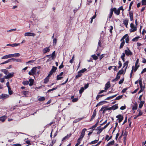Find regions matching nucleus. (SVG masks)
<instances>
[{
    "mask_svg": "<svg viewBox=\"0 0 146 146\" xmlns=\"http://www.w3.org/2000/svg\"><path fill=\"white\" fill-rule=\"evenodd\" d=\"M8 90L9 94L10 95L12 94L13 93V92L12 90H11V88H9V89L8 88Z\"/></svg>",
    "mask_w": 146,
    "mask_h": 146,
    "instance_id": "obj_48",
    "label": "nucleus"
},
{
    "mask_svg": "<svg viewBox=\"0 0 146 146\" xmlns=\"http://www.w3.org/2000/svg\"><path fill=\"white\" fill-rule=\"evenodd\" d=\"M120 78V76L119 75V74L117 73V76L116 78L113 80V81H117Z\"/></svg>",
    "mask_w": 146,
    "mask_h": 146,
    "instance_id": "obj_39",
    "label": "nucleus"
},
{
    "mask_svg": "<svg viewBox=\"0 0 146 146\" xmlns=\"http://www.w3.org/2000/svg\"><path fill=\"white\" fill-rule=\"evenodd\" d=\"M141 2L142 5H146V0H142Z\"/></svg>",
    "mask_w": 146,
    "mask_h": 146,
    "instance_id": "obj_41",
    "label": "nucleus"
},
{
    "mask_svg": "<svg viewBox=\"0 0 146 146\" xmlns=\"http://www.w3.org/2000/svg\"><path fill=\"white\" fill-rule=\"evenodd\" d=\"M126 108V107L125 105L124 106H122L121 107L120 109L122 110H124Z\"/></svg>",
    "mask_w": 146,
    "mask_h": 146,
    "instance_id": "obj_64",
    "label": "nucleus"
},
{
    "mask_svg": "<svg viewBox=\"0 0 146 146\" xmlns=\"http://www.w3.org/2000/svg\"><path fill=\"white\" fill-rule=\"evenodd\" d=\"M123 71L122 69L121 70H120L117 73L118 74H123Z\"/></svg>",
    "mask_w": 146,
    "mask_h": 146,
    "instance_id": "obj_46",
    "label": "nucleus"
},
{
    "mask_svg": "<svg viewBox=\"0 0 146 146\" xmlns=\"http://www.w3.org/2000/svg\"><path fill=\"white\" fill-rule=\"evenodd\" d=\"M110 110H114L118 108V106L117 104H115L113 105L112 106L110 107Z\"/></svg>",
    "mask_w": 146,
    "mask_h": 146,
    "instance_id": "obj_19",
    "label": "nucleus"
},
{
    "mask_svg": "<svg viewBox=\"0 0 146 146\" xmlns=\"http://www.w3.org/2000/svg\"><path fill=\"white\" fill-rule=\"evenodd\" d=\"M11 58L17 57H19L20 54L19 53H15L14 54H9Z\"/></svg>",
    "mask_w": 146,
    "mask_h": 146,
    "instance_id": "obj_12",
    "label": "nucleus"
},
{
    "mask_svg": "<svg viewBox=\"0 0 146 146\" xmlns=\"http://www.w3.org/2000/svg\"><path fill=\"white\" fill-rule=\"evenodd\" d=\"M58 130L56 128H54V129H53L51 131V132L50 133V136L51 137H52V134L53 133H54V137H55L57 135V133H58V131H57Z\"/></svg>",
    "mask_w": 146,
    "mask_h": 146,
    "instance_id": "obj_4",
    "label": "nucleus"
},
{
    "mask_svg": "<svg viewBox=\"0 0 146 146\" xmlns=\"http://www.w3.org/2000/svg\"><path fill=\"white\" fill-rule=\"evenodd\" d=\"M78 74L76 75L75 77L76 78H78L81 77L82 75V74L79 73L78 72Z\"/></svg>",
    "mask_w": 146,
    "mask_h": 146,
    "instance_id": "obj_36",
    "label": "nucleus"
},
{
    "mask_svg": "<svg viewBox=\"0 0 146 146\" xmlns=\"http://www.w3.org/2000/svg\"><path fill=\"white\" fill-rule=\"evenodd\" d=\"M14 74V73L13 72L8 73L6 76H4V78H5V79H7L12 78Z\"/></svg>",
    "mask_w": 146,
    "mask_h": 146,
    "instance_id": "obj_8",
    "label": "nucleus"
},
{
    "mask_svg": "<svg viewBox=\"0 0 146 146\" xmlns=\"http://www.w3.org/2000/svg\"><path fill=\"white\" fill-rule=\"evenodd\" d=\"M124 80V78H123L119 82V84H122Z\"/></svg>",
    "mask_w": 146,
    "mask_h": 146,
    "instance_id": "obj_60",
    "label": "nucleus"
},
{
    "mask_svg": "<svg viewBox=\"0 0 146 146\" xmlns=\"http://www.w3.org/2000/svg\"><path fill=\"white\" fill-rule=\"evenodd\" d=\"M57 40L56 38H54L53 40V44L54 45L56 44Z\"/></svg>",
    "mask_w": 146,
    "mask_h": 146,
    "instance_id": "obj_45",
    "label": "nucleus"
},
{
    "mask_svg": "<svg viewBox=\"0 0 146 146\" xmlns=\"http://www.w3.org/2000/svg\"><path fill=\"white\" fill-rule=\"evenodd\" d=\"M49 77H47L44 80V83H47L49 80Z\"/></svg>",
    "mask_w": 146,
    "mask_h": 146,
    "instance_id": "obj_47",
    "label": "nucleus"
},
{
    "mask_svg": "<svg viewBox=\"0 0 146 146\" xmlns=\"http://www.w3.org/2000/svg\"><path fill=\"white\" fill-rule=\"evenodd\" d=\"M125 52L127 56H131L133 54V53L129 49L128 47L125 50Z\"/></svg>",
    "mask_w": 146,
    "mask_h": 146,
    "instance_id": "obj_5",
    "label": "nucleus"
},
{
    "mask_svg": "<svg viewBox=\"0 0 146 146\" xmlns=\"http://www.w3.org/2000/svg\"><path fill=\"white\" fill-rule=\"evenodd\" d=\"M37 70V68L34 67L29 72V74L30 75H33L35 74Z\"/></svg>",
    "mask_w": 146,
    "mask_h": 146,
    "instance_id": "obj_2",
    "label": "nucleus"
},
{
    "mask_svg": "<svg viewBox=\"0 0 146 146\" xmlns=\"http://www.w3.org/2000/svg\"><path fill=\"white\" fill-rule=\"evenodd\" d=\"M19 45V43H14L13 44H7V46H10L12 47H15Z\"/></svg>",
    "mask_w": 146,
    "mask_h": 146,
    "instance_id": "obj_18",
    "label": "nucleus"
},
{
    "mask_svg": "<svg viewBox=\"0 0 146 146\" xmlns=\"http://www.w3.org/2000/svg\"><path fill=\"white\" fill-rule=\"evenodd\" d=\"M86 70L87 69H86L84 68L78 71V72L79 73L82 74L84 72L86 71Z\"/></svg>",
    "mask_w": 146,
    "mask_h": 146,
    "instance_id": "obj_33",
    "label": "nucleus"
},
{
    "mask_svg": "<svg viewBox=\"0 0 146 146\" xmlns=\"http://www.w3.org/2000/svg\"><path fill=\"white\" fill-rule=\"evenodd\" d=\"M120 41L121 42V43L120 46H119V48L120 49L122 48L123 47L125 43L124 40H121V39L120 40Z\"/></svg>",
    "mask_w": 146,
    "mask_h": 146,
    "instance_id": "obj_21",
    "label": "nucleus"
},
{
    "mask_svg": "<svg viewBox=\"0 0 146 146\" xmlns=\"http://www.w3.org/2000/svg\"><path fill=\"white\" fill-rule=\"evenodd\" d=\"M92 57L93 58V59L94 60H96L98 58V56L95 55H92Z\"/></svg>",
    "mask_w": 146,
    "mask_h": 146,
    "instance_id": "obj_38",
    "label": "nucleus"
},
{
    "mask_svg": "<svg viewBox=\"0 0 146 146\" xmlns=\"http://www.w3.org/2000/svg\"><path fill=\"white\" fill-rule=\"evenodd\" d=\"M110 87V82H108L107 83L105 84V90H107L108 88H109Z\"/></svg>",
    "mask_w": 146,
    "mask_h": 146,
    "instance_id": "obj_20",
    "label": "nucleus"
},
{
    "mask_svg": "<svg viewBox=\"0 0 146 146\" xmlns=\"http://www.w3.org/2000/svg\"><path fill=\"white\" fill-rule=\"evenodd\" d=\"M139 66V63H137L135 62V66L134 67V66H133L132 67V70L131 71V72L130 73V77H131L132 76V74L133 72V70H134V71L135 72L137 70L138 67Z\"/></svg>",
    "mask_w": 146,
    "mask_h": 146,
    "instance_id": "obj_1",
    "label": "nucleus"
},
{
    "mask_svg": "<svg viewBox=\"0 0 146 146\" xmlns=\"http://www.w3.org/2000/svg\"><path fill=\"white\" fill-rule=\"evenodd\" d=\"M57 88V86L56 87L52 89L49 90H48V92H50L52 91L55 90Z\"/></svg>",
    "mask_w": 146,
    "mask_h": 146,
    "instance_id": "obj_58",
    "label": "nucleus"
},
{
    "mask_svg": "<svg viewBox=\"0 0 146 146\" xmlns=\"http://www.w3.org/2000/svg\"><path fill=\"white\" fill-rule=\"evenodd\" d=\"M82 140V139L79 138L77 140V143H76V144H77L78 145H79L80 144V141H81Z\"/></svg>",
    "mask_w": 146,
    "mask_h": 146,
    "instance_id": "obj_57",
    "label": "nucleus"
},
{
    "mask_svg": "<svg viewBox=\"0 0 146 146\" xmlns=\"http://www.w3.org/2000/svg\"><path fill=\"white\" fill-rule=\"evenodd\" d=\"M7 118V117L5 115L1 117H0V121H1L2 122H3L5 121Z\"/></svg>",
    "mask_w": 146,
    "mask_h": 146,
    "instance_id": "obj_17",
    "label": "nucleus"
},
{
    "mask_svg": "<svg viewBox=\"0 0 146 146\" xmlns=\"http://www.w3.org/2000/svg\"><path fill=\"white\" fill-rule=\"evenodd\" d=\"M144 101H140V104H139V108H141L142 107L144 104Z\"/></svg>",
    "mask_w": 146,
    "mask_h": 146,
    "instance_id": "obj_29",
    "label": "nucleus"
},
{
    "mask_svg": "<svg viewBox=\"0 0 146 146\" xmlns=\"http://www.w3.org/2000/svg\"><path fill=\"white\" fill-rule=\"evenodd\" d=\"M104 129V127L100 129H99V127H98L97 128V129L98 130L97 133H100Z\"/></svg>",
    "mask_w": 146,
    "mask_h": 146,
    "instance_id": "obj_26",
    "label": "nucleus"
},
{
    "mask_svg": "<svg viewBox=\"0 0 146 146\" xmlns=\"http://www.w3.org/2000/svg\"><path fill=\"white\" fill-rule=\"evenodd\" d=\"M122 97H123L122 95L119 96H118L116 98L115 100H119L121 98H122Z\"/></svg>",
    "mask_w": 146,
    "mask_h": 146,
    "instance_id": "obj_52",
    "label": "nucleus"
},
{
    "mask_svg": "<svg viewBox=\"0 0 146 146\" xmlns=\"http://www.w3.org/2000/svg\"><path fill=\"white\" fill-rule=\"evenodd\" d=\"M56 69L57 68L53 66H52V68L51 71H52V72H54L55 71Z\"/></svg>",
    "mask_w": 146,
    "mask_h": 146,
    "instance_id": "obj_40",
    "label": "nucleus"
},
{
    "mask_svg": "<svg viewBox=\"0 0 146 146\" xmlns=\"http://www.w3.org/2000/svg\"><path fill=\"white\" fill-rule=\"evenodd\" d=\"M70 136H68V135L64 137L63 139H62V141H63L65 140H66Z\"/></svg>",
    "mask_w": 146,
    "mask_h": 146,
    "instance_id": "obj_56",
    "label": "nucleus"
},
{
    "mask_svg": "<svg viewBox=\"0 0 146 146\" xmlns=\"http://www.w3.org/2000/svg\"><path fill=\"white\" fill-rule=\"evenodd\" d=\"M16 29H11V30H8L7 31V32H10L13 31H16Z\"/></svg>",
    "mask_w": 146,
    "mask_h": 146,
    "instance_id": "obj_59",
    "label": "nucleus"
},
{
    "mask_svg": "<svg viewBox=\"0 0 146 146\" xmlns=\"http://www.w3.org/2000/svg\"><path fill=\"white\" fill-rule=\"evenodd\" d=\"M129 20L127 19H124L123 20V24L125 25L126 27H127L128 25Z\"/></svg>",
    "mask_w": 146,
    "mask_h": 146,
    "instance_id": "obj_15",
    "label": "nucleus"
},
{
    "mask_svg": "<svg viewBox=\"0 0 146 146\" xmlns=\"http://www.w3.org/2000/svg\"><path fill=\"white\" fill-rule=\"evenodd\" d=\"M123 142L125 145L126 144V139L125 137H124Z\"/></svg>",
    "mask_w": 146,
    "mask_h": 146,
    "instance_id": "obj_62",
    "label": "nucleus"
},
{
    "mask_svg": "<svg viewBox=\"0 0 146 146\" xmlns=\"http://www.w3.org/2000/svg\"><path fill=\"white\" fill-rule=\"evenodd\" d=\"M117 95L116 94V95H113V96H111L108 97L106 99L107 100H109L110 99L113 98H114V97H116Z\"/></svg>",
    "mask_w": 146,
    "mask_h": 146,
    "instance_id": "obj_42",
    "label": "nucleus"
},
{
    "mask_svg": "<svg viewBox=\"0 0 146 146\" xmlns=\"http://www.w3.org/2000/svg\"><path fill=\"white\" fill-rule=\"evenodd\" d=\"M86 130H87V129H86L84 128V129H83L81 133L82 134H83V135H84L85 131Z\"/></svg>",
    "mask_w": 146,
    "mask_h": 146,
    "instance_id": "obj_50",
    "label": "nucleus"
},
{
    "mask_svg": "<svg viewBox=\"0 0 146 146\" xmlns=\"http://www.w3.org/2000/svg\"><path fill=\"white\" fill-rule=\"evenodd\" d=\"M36 35V34L33 33L27 32L25 33L24 34V36H34Z\"/></svg>",
    "mask_w": 146,
    "mask_h": 146,
    "instance_id": "obj_9",
    "label": "nucleus"
},
{
    "mask_svg": "<svg viewBox=\"0 0 146 146\" xmlns=\"http://www.w3.org/2000/svg\"><path fill=\"white\" fill-rule=\"evenodd\" d=\"M23 84L25 85H27L29 83V82L27 80L23 81L22 82Z\"/></svg>",
    "mask_w": 146,
    "mask_h": 146,
    "instance_id": "obj_37",
    "label": "nucleus"
},
{
    "mask_svg": "<svg viewBox=\"0 0 146 146\" xmlns=\"http://www.w3.org/2000/svg\"><path fill=\"white\" fill-rule=\"evenodd\" d=\"M1 71L3 72L5 74L7 75L8 73V71L7 70L5 69H2Z\"/></svg>",
    "mask_w": 146,
    "mask_h": 146,
    "instance_id": "obj_24",
    "label": "nucleus"
},
{
    "mask_svg": "<svg viewBox=\"0 0 146 146\" xmlns=\"http://www.w3.org/2000/svg\"><path fill=\"white\" fill-rule=\"evenodd\" d=\"M138 111L139 112V114L138 115V116H140L141 115L143 114L142 112H141V111L140 110H138Z\"/></svg>",
    "mask_w": 146,
    "mask_h": 146,
    "instance_id": "obj_55",
    "label": "nucleus"
},
{
    "mask_svg": "<svg viewBox=\"0 0 146 146\" xmlns=\"http://www.w3.org/2000/svg\"><path fill=\"white\" fill-rule=\"evenodd\" d=\"M129 15L130 20L132 21L133 19V13L131 12L129 13Z\"/></svg>",
    "mask_w": 146,
    "mask_h": 146,
    "instance_id": "obj_27",
    "label": "nucleus"
},
{
    "mask_svg": "<svg viewBox=\"0 0 146 146\" xmlns=\"http://www.w3.org/2000/svg\"><path fill=\"white\" fill-rule=\"evenodd\" d=\"M128 61H126L124 63L123 66V68H124L125 66H126L125 68V70H126V69H127V67L128 64Z\"/></svg>",
    "mask_w": 146,
    "mask_h": 146,
    "instance_id": "obj_22",
    "label": "nucleus"
},
{
    "mask_svg": "<svg viewBox=\"0 0 146 146\" xmlns=\"http://www.w3.org/2000/svg\"><path fill=\"white\" fill-rule=\"evenodd\" d=\"M63 77L61 76H60L59 75H58L57 76V80H59L63 78Z\"/></svg>",
    "mask_w": 146,
    "mask_h": 146,
    "instance_id": "obj_53",
    "label": "nucleus"
},
{
    "mask_svg": "<svg viewBox=\"0 0 146 146\" xmlns=\"http://www.w3.org/2000/svg\"><path fill=\"white\" fill-rule=\"evenodd\" d=\"M116 118L118 119V122L119 123L121 122L123 119V116L119 114L116 116Z\"/></svg>",
    "mask_w": 146,
    "mask_h": 146,
    "instance_id": "obj_13",
    "label": "nucleus"
},
{
    "mask_svg": "<svg viewBox=\"0 0 146 146\" xmlns=\"http://www.w3.org/2000/svg\"><path fill=\"white\" fill-rule=\"evenodd\" d=\"M45 98L44 97H41L38 98V100L40 101H44Z\"/></svg>",
    "mask_w": 146,
    "mask_h": 146,
    "instance_id": "obj_35",
    "label": "nucleus"
},
{
    "mask_svg": "<svg viewBox=\"0 0 146 146\" xmlns=\"http://www.w3.org/2000/svg\"><path fill=\"white\" fill-rule=\"evenodd\" d=\"M28 92H29L28 91H24L23 92V93L24 95L26 97H27L28 95Z\"/></svg>",
    "mask_w": 146,
    "mask_h": 146,
    "instance_id": "obj_32",
    "label": "nucleus"
},
{
    "mask_svg": "<svg viewBox=\"0 0 146 146\" xmlns=\"http://www.w3.org/2000/svg\"><path fill=\"white\" fill-rule=\"evenodd\" d=\"M111 10H112L113 12H114V13L116 14L117 15H119L120 13V11L119 9H117L115 8H111Z\"/></svg>",
    "mask_w": 146,
    "mask_h": 146,
    "instance_id": "obj_11",
    "label": "nucleus"
},
{
    "mask_svg": "<svg viewBox=\"0 0 146 146\" xmlns=\"http://www.w3.org/2000/svg\"><path fill=\"white\" fill-rule=\"evenodd\" d=\"M9 62H10V60L8 59L7 60L1 63V64H5Z\"/></svg>",
    "mask_w": 146,
    "mask_h": 146,
    "instance_id": "obj_54",
    "label": "nucleus"
},
{
    "mask_svg": "<svg viewBox=\"0 0 146 146\" xmlns=\"http://www.w3.org/2000/svg\"><path fill=\"white\" fill-rule=\"evenodd\" d=\"M112 137V136H110L109 137V136L108 135H107L106 137V138L107 141H109L110 140Z\"/></svg>",
    "mask_w": 146,
    "mask_h": 146,
    "instance_id": "obj_51",
    "label": "nucleus"
},
{
    "mask_svg": "<svg viewBox=\"0 0 146 146\" xmlns=\"http://www.w3.org/2000/svg\"><path fill=\"white\" fill-rule=\"evenodd\" d=\"M96 114V110H95L93 112V114L92 116V118H94Z\"/></svg>",
    "mask_w": 146,
    "mask_h": 146,
    "instance_id": "obj_49",
    "label": "nucleus"
},
{
    "mask_svg": "<svg viewBox=\"0 0 146 146\" xmlns=\"http://www.w3.org/2000/svg\"><path fill=\"white\" fill-rule=\"evenodd\" d=\"M9 97V95L5 94H2L1 95H0V98H4L6 99Z\"/></svg>",
    "mask_w": 146,
    "mask_h": 146,
    "instance_id": "obj_14",
    "label": "nucleus"
},
{
    "mask_svg": "<svg viewBox=\"0 0 146 146\" xmlns=\"http://www.w3.org/2000/svg\"><path fill=\"white\" fill-rule=\"evenodd\" d=\"M102 40H99L98 42V47H101L102 46Z\"/></svg>",
    "mask_w": 146,
    "mask_h": 146,
    "instance_id": "obj_30",
    "label": "nucleus"
},
{
    "mask_svg": "<svg viewBox=\"0 0 146 146\" xmlns=\"http://www.w3.org/2000/svg\"><path fill=\"white\" fill-rule=\"evenodd\" d=\"M118 64L119 65V66H118V68H119L121 67L122 66L121 63L120 61H119Z\"/></svg>",
    "mask_w": 146,
    "mask_h": 146,
    "instance_id": "obj_63",
    "label": "nucleus"
},
{
    "mask_svg": "<svg viewBox=\"0 0 146 146\" xmlns=\"http://www.w3.org/2000/svg\"><path fill=\"white\" fill-rule=\"evenodd\" d=\"M114 140H113L112 141H111L109 142L107 144V145L109 146L112 145L114 144Z\"/></svg>",
    "mask_w": 146,
    "mask_h": 146,
    "instance_id": "obj_31",
    "label": "nucleus"
},
{
    "mask_svg": "<svg viewBox=\"0 0 146 146\" xmlns=\"http://www.w3.org/2000/svg\"><path fill=\"white\" fill-rule=\"evenodd\" d=\"M128 35L127 34H126L124 35L121 38V40H124L125 39V42L126 43H128L129 42V39Z\"/></svg>",
    "mask_w": 146,
    "mask_h": 146,
    "instance_id": "obj_6",
    "label": "nucleus"
},
{
    "mask_svg": "<svg viewBox=\"0 0 146 146\" xmlns=\"http://www.w3.org/2000/svg\"><path fill=\"white\" fill-rule=\"evenodd\" d=\"M113 14V12L112 10H111V9L110 10V13L109 15L108 16V17L109 18H110L111 17L112 15Z\"/></svg>",
    "mask_w": 146,
    "mask_h": 146,
    "instance_id": "obj_34",
    "label": "nucleus"
},
{
    "mask_svg": "<svg viewBox=\"0 0 146 146\" xmlns=\"http://www.w3.org/2000/svg\"><path fill=\"white\" fill-rule=\"evenodd\" d=\"M139 36H137L133 38L132 40L133 41H137L138 40V39L139 38Z\"/></svg>",
    "mask_w": 146,
    "mask_h": 146,
    "instance_id": "obj_44",
    "label": "nucleus"
},
{
    "mask_svg": "<svg viewBox=\"0 0 146 146\" xmlns=\"http://www.w3.org/2000/svg\"><path fill=\"white\" fill-rule=\"evenodd\" d=\"M110 110V108H107L106 107H102L100 111H103V113L104 114L106 113V111Z\"/></svg>",
    "mask_w": 146,
    "mask_h": 146,
    "instance_id": "obj_10",
    "label": "nucleus"
},
{
    "mask_svg": "<svg viewBox=\"0 0 146 146\" xmlns=\"http://www.w3.org/2000/svg\"><path fill=\"white\" fill-rule=\"evenodd\" d=\"M130 27L131 29H130L129 31L131 33H132L136 31L137 30V27L134 26L133 23H131L130 24Z\"/></svg>",
    "mask_w": 146,
    "mask_h": 146,
    "instance_id": "obj_3",
    "label": "nucleus"
},
{
    "mask_svg": "<svg viewBox=\"0 0 146 146\" xmlns=\"http://www.w3.org/2000/svg\"><path fill=\"white\" fill-rule=\"evenodd\" d=\"M139 84L140 87L141 88V90L139 91L138 93L139 94L141 92L143 91L144 88V87L142 86V81L141 79L139 81Z\"/></svg>",
    "mask_w": 146,
    "mask_h": 146,
    "instance_id": "obj_7",
    "label": "nucleus"
},
{
    "mask_svg": "<svg viewBox=\"0 0 146 146\" xmlns=\"http://www.w3.org/2000/svg\"><path fill=\"white\" fill-rule=\"evenodd\" d=\"M10 58V54L5 55L1 58L2 59H7Z\"/></svg>",
    "mask_w": 146,
    "mask_h": 146,
    "instance_id": "obj_25",
    "label": "nucleus"
},
{
    "mask_svg": "<svg viewBox=\"0 0 146 146\" xmlns=\"http://www.w3.org/2000/svg\"><path fill=\"white\" fill-rule=\"evenodd\" d=\"M98 124V121L97 122V123L93 126H92V131L94 130L95 129L97 125Z\"/></svg>",
    "mask_w": 146,
    "mask_h": 146,
    "instance_id": "obj_28",
    "label": "nucleus"
},
{
    "mask_svg": "<svg viewBox=\"0 0 146 146\" xmlns=\"http://www.w3.org/2000/svg\"><path fill=\"white\" fill-rule=\"evenodd\" d=\"M53 72H52V71H50L47 77H49L52 74Z\"/></svg>",
    "mask_w": 146,
    "mask_h": 146,
    "instance_id": "obj_61",
    "label": "nucleus"
},
{
    "mask_svg": "<svg viewBox=\"0 0 146 146\" xmlns=\"http://www.w3.org/2000/svg\"><path fill=\"white\" fill-rule=\"evenodd\" d=\"M85 89L84 87H82L79 91L80 94H81Z\"/></svg>",
    "mask_w": 146,
    "mask_h": 146,
    "instance_id": "obj_43",
    "label": "nucleus"
},
{
    "mask_svg": "<svg viewBox=\"0 0 146 146\" xmlns=\"http://www.w3.org/2000/svg\"><path fill=\"white\" fill-rule=\"evenodd\" d=\"M50 49L49 47H46L43 49L42 50V52L44 53L45 54L49 52L50 51Z\"/></svg>",
    "mask_w": 146,
    "mask_h": 146,
    "instance_id": "obj_16",
    "label": "nucleus"
},
{
    "mask_svg": "<svg viewBox=\"0 0 146 146\" xmlns=\"http://www.w3.org/2000/svg\"><path fill=\"white\" fill-rule=\"evenodd\" d=\"M34 80L32 79H30L29 80V81L30 82V83L29 84V85L30 86H32L33 84L34 83Z\"/></svg>",
    "mask_w": 146,
    "mask_h": 146,
    "instance_id": "obj_23",
    "label": "nucleus"
}]
</instances>
